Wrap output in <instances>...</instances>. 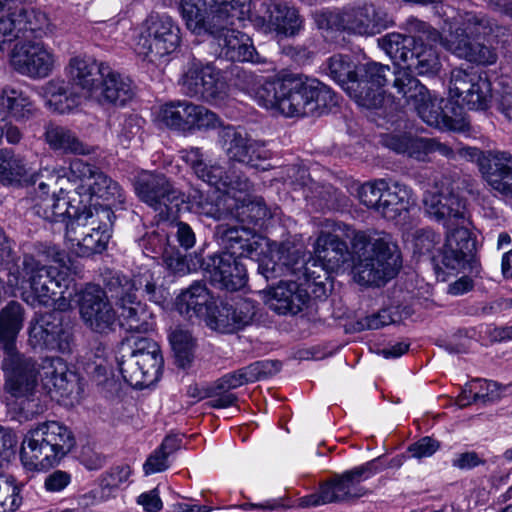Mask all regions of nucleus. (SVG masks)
Returning a JSON list of instances; mask_svg holds the SVG:
<instances>
[{
  "mask_svg": "<svg viewBox=\"0 0 512 512\" xmlns=\"http://www.w3.org/2000/svg\"><path fill=\"white\" fill-rule=\"evenodd\" d=\"M214 304L212 294L206 285L199 281L182 290L175 299V309L188 319L195 317L203 318L205 321Z\"/></svg>",
  "mask_w": 512,
  "mask_h": 512,
  "instance_id": "obj_36",
  "label": "nucleus"
},
{
  "mask_svg": "<svg viewBox=\"0 0 512 512\" xmlns=\"http://www.w3.org/2000/svg\"><path fill=\"white\" fill-rule=\"evenodd\" d=\"M98 168L81 159L71 160L66 174L68 180L76 184L75 192L79 197L86 193L89 188L88 184Z\"/></svg>",
  "mask_w": 512,
  "mask_h": 512,
  "instance_id": "obj_50",
  "label": "nucleus"
},
{
  "mask_svg": "<svg viewBox=\"0 0 512 512\" xmlns=\"http://www.w3.org/2000/svg\"><path fill=\"white\" fill-rule=\"evenodd\" d=\"M280 368L281 365L277 361H256L248 366L223 375L214 383V390L228 392L245 384L270 377L280 371Z\"/></svg>",
  "mask_w": 512,
  "mask_h": 512,
  "instance_id": "obj_35",
  "label": "nucleus"
},
{
  "mask_svg": "<svg viewBox=\"0 0 512 512\" xmlns=\"http://www.w3.org/2000/svg\"><path fill=\"white\" fill-rule=\"evenodd\" d=\"M164 262L166 267L174 274L185 275L192 270L187 257L183 256L179 251L166 253L164 255Z\"/></svg>",
  "mask_w": 512,
  "mask_h": 512,
  "instance_id": "obj_62",
  "label": "nucleus"
},
{
  "mask_svg": "<svg viewBox=\"0 0 512 512\" xmlns=\"http://www.w3.org/2000/svg\"><path fill=\"white\" fill-rule=\"evenodd\" d=\"M169 226L170 233L176 238L182 248L190 249L195 245V233L188 224L181 221H171Z\"/></svg>",
  "mask_w": 512,
  "mask_h": 512,
  "instance_id": "obj_59",
  "label": "nucleus"
},
{
  "mask_svg": "<svg viewBox=\"0 0 512 512\" xmlns=\"http://www.w3.org/2000/svg\"><path fill=\"white\" fill-rule=\"evenodd\" d=\"M216 233L226 251L211 258L210 274L212 281L222 288L236 291L243 288L247 281V271L240 258H255L259 272L268 280L273 277L277 265L273 261V243L254 229L243 226L220 224Z\"/></svg>",
  "mask_w": 512,
  "mask_h": 512,
  "instance_id": "obj_4",
  "label": "nucleus"
},
{
  "mask_svg": "<svg viewBox=\"0 0 512 512\" xmlns=\"http://www.w3.org/2000/svg\"><path fill=\"white\" fill-rule=\"evenodd\" d=\"M199 172L197 177L200 180L222 193V196L217 200V204L226 196L236 192V181L238 178H245L233 166H229L226 169L216 163H206Z\"/></svg>",
  "mask_w": 512,
  "mask_h": 512,
  "instance_id": "obj_45",
  "label": "nucleus"
},
{
  "mask_svg": "<svg viewBox=\"0 0 512 512\" xmlns=\"http://www.w3.org/2000/svg\"><path fill=\"white\" fill-rule=\"evenodd\" d=\"M249 10L250 5L247 8L238 10L236 16L230 17L222 23L217 32L210 33L209 35L213 37L220 48V54L228 60L261 63L263 60L256 52L250 37L233 28L235 20L242 19L243 15Z\"/></svg>",
  "mask_w": 512,
  "mask_h": 512,
  "instance_id": "obj_26",
  "label": "nucleus"
},
{
  "mask_svg": "<svg viewBox=\"0 0 512 512\" xmlns=\"http://www.w3.org/2000/svg\"><path fill=\"white\" fill-rule=\"evenodd\" d=\"M137 197L158 213L160 220L168 221L185 202L184 194L162 173L143 171L134 182Z\"/></svg>",
  "mask_w": 512,
  "mask_h": 512,
  "instance_id": "obj_16",
  "label": "nucleus"
},
{
  "mask_svg": "<svg viewBox=\"0 0 512 512\" xmlns=\"http://www.w3.org/2000/svg\"><path fill=\"white\" fill-rule=\"evenodd\" d=\"M494 35L504 44L512 45V25L503 26L472 13H466L462 26L445 37L443 46L460 58L482 65L494 64L497 55L491 48L475 41L479 36Z\"/></svg>",
  "mask_w": 512,
  "mask_h": 512,
  "instance_id": "obj_9",
  "label": "nucleus"
},
{
  "mask_svg": "<svg viewBox=\"0 0 512 512\" xmlns=\"http://www.w3.org/2000/svg\"><path fill=\"white\" fill-rule=\"evenodd\" d=\"M58 57L52 47L43 41H19L11 53L13 68L31 79H43L53 73Z\"/></svg>",
  "mask_w": 512,
  "mask_h": 512,
  "instance_id": "obj_20",
  "label": "nucleus"
},
{
  "mask_svg": "<svg viewBox=\"0 0 512 512\" xmlns=\"http://www.w3.org/2000/svg\"><path fill=\"white\" fill-rule=\"evenodd\" d=\"M113 216L108 206L84 205L82 212L66 225L65 235L70 251L79 257L104 251L111 237L109 226Z\"/></svg>",
  "mask_w": 512,
  "mask_h": 512,
  "instance_id": "obj_12",
  "label": "nucleus"
},
{
  "mask_svg": "<svg viewBox=\"0 0 512 512\" xmlns=\"http://www.w3.org/2000/svg\"><path fill=\"white\" fill-rule=\"evenodd\" d=\"M272 247L273 253L268 257L273 256V261L277 265L272 278L285 269L295 276L296 280L281 281L277 286L264 292L265 303L278 314H297L309 303L308 290L313 285L321 284L317 281L320 276H316V271L312 270L317 267L316 261H305L299 255H295V251L290 252L285 246L278 247L276 243H273Z\"/></svg>",
  "mask_w": 512,
  "mask_h": 512,
  "instance_id": "obj_6",
  "label": "nucleus"
},
{
  "mask_svg": "<svg viewBox=\"0 0 512 512\" xmlns=\"http://www.w3.org/2000/svg\"><path fill=\"white\" fill-rule=\"evenodd\" d=\"M133 342L135 354L139 365L141 366L146 381L149 384L158 380L163 367V357L158 344L147 337H131L129 342Z\"/></svg>",
  "mask_w": 512,
  "mask_h": 512,
  "instance_id": "obj_42",
  "label": "nucleus"
},
{
  "mask_svg": "<svg viewBox=\"0 0 512 512\" xmlns=\"http://www.w3.org/2000/svg\"><path fill=\"white\" fill-rule=\"evenodd\" d=\"M20 489L12 477L0 475V512H14L21 504Z\"/></svg>",
  "mask_w": 512,
  "mask_h": 512,
  "instance_id": "obj_53",
  "label": "nucleus"
},
{
  "mask_svg": "<svg viewBox=\"0 0 512 512\" xmlns=\"http://www.w3.org/2000/svg\"><path fill=\"white\" fill-rule=\"evenodd\" d=\"M473 246L469 226L461 225L448 230L442 249L432 256L435 269L443 273L459 272L465 267Z\"/></svg>",
  "mask_w": 512,
  "mask_h": 512,
  "instance_id": "obj_29",
  "label": "nucleus"
},
{
  "mask_svg": "<svg viewBox=\"0 0 512 512\" xmlns=\"http://www.w3.org/2000/svg\"><path fill=\"white\" fill-rule=\"evenodd\" d=\"M119 371L126 383L134 388L148 386L143 370L131 351L128 355H122L118 360Z\"/></svg>",
  "mask_w": 512,
  "mask_h": 512,
  "instance_id": "obj_51",
  "label": "nucleus"
},
{
  "mask_svg": "<svg viewBox=\"0 0 512 512\" xmlns=\"http://www.w3.org/2000/svg\"><path fill=\"white\" fill-rule=\"evenodd\" d=\"M55 203V193H49V184L40 181L38 187L35 190V196L33 197V212L43 218L46 221L51 222L54 217L53 207Z\"/></svg>",
  "mask_w": 512,
  "mask_h": 512,
  "instance_id": "obj_52",
  "label": "nucleus"
},
{
  "mask_svg": "<svg viewBox=\"0 0 512 512\" xmlns=\"http://www.w3.org/2000/svg\"><path fill=\"white\" fill-rule=\"evenodd\" d=\"M55 254L54 248L41 245L16 259L13 243L0 227V269L7 270V285L18 289L28 285L33 303L56 304L58 309L65 310L75 294L74 280L66 269L45 263Z\"/></svg>",
  "mask_w": 512,
  "mask_h": 512,
  "instance_id": "obj_2",
  "label": "nucleus"
},
{
  "mask_svg": "<svg viewBox=\"0 0 512 512\" xmlns=\"http://www.w3.org/2000/svg\"><path fill=\"white\" fill-rule=\"evenodd\" d=\"M160 119L167 127L183 133L213 129L220 123L214 112L188 101L164 105L160 111Z\"/></svg>",
  "mask_w": 512,
  "mask_h": 512,
  "instance_id": "obj_23",
  "label": "nucleus"
},
{
  "mask_svg": "<svg viewBox=\"0 0 512 512\" xmlns=\"http://www.w3.org/2000/svg\"><path fill=\"white\" fill-rule=\"evenodd\" d=\"M143 119L137 115H129L121 123L118 137L123 145L128 144L133 138L140 134Z\"/></svg>",
  "mask_w": 512,
  "mask_h": 512,
  "instance_id": "obj_60",
  "label": "nucleus"
},
{
  "mask_svg": "<svg viewBox=\"0 0 512 512\" xmlns=\"http://www.w3.org/2000/svg\"><path fill=\"white\" fill-rule=\"evenodd\" d=\"M106 64L97 62L87 55H76L70 58L65 72L72 85L80 88L83 94L92 99L100 79L105 73Z\"/></svg>",
  "mask_w": 512,
  "mask_h": 512,
  "instance_id": "obj_32",
  "label": "nucleus"
},
{
  "mask_svg": "<svg viewBox=\"0 0 512 512\" xmlns=\"http://www.w3.org/2000/svg\"><path fill=\"white\" fill-rule=\"evenodd\" d=\"M441 243V235L430 229L418 230L413 235V253L418 257L435 255L433 251Z\"/></svg>",
  "mask_w": 512,
  "mask_h": 512,
  "instance_id": "obj_54",
  "label": "nucleus"
},
{
  "mask_svg": "<svg viewBox=\"0 0 512 512\" xmlns=\"http://www.w3.org/2000/svg\"><path fill=\"white\" fill-rule=\"evenodd\" d=\"M466 157L476 159L483 179L495 191L512 198V154L502 150L481 152L464 148Z\"/></svg>",
  "mask_w": 512,
  "mask_h": 512,
  "instance_id": "obj_22",
  "label": "nucleus"
},
{
  "mask_svg": "<svg viewBox=\"0 0 512 512\" xmlns=\"http://www.w3.org/2000/svg\"><path fill=\"white\" fill-rule=\"evenodd\" d=\"M409 35L400 33H388L378 39L379 46L397 65L403 64L407 69L411 54L416 44L421 40L435 41L439 38V32L427 23L412 19L408 23Z\"/></svg>",
  "mask_w": 512,
  "mask_h": 512,
  "instance_id": "obj_25",
  "label": "nucleus"
},
{
  "mask_svg": "<svg viewBox=\"0 0 512 512\" xmlns=\"http://www.w3.org/2000/svg\"><path fill=\"white\" fill-rule=\"evenodd\" d=\"M92 100L100 104L125 105L134 97V88L129 77L112 70L108 65L103 73Z\"/></svg>",
  "mask_w": 512,
  "mask_h": 512,
  "instance_id": "obj_34",
  "label": "nucleus"
},
{
  "mask_svg": "<svg viewBox=\"0 0 512 512\" xmlns=\"http://www.w3.org/2000/svg\"><path fill=\"white\" fill-rule=\"evenodd\" d=\"M440 41L442 44L445 41V38L442 39L440 35L435 41L426 39L419 41L411 54L407 69L404 70L410 74L412 71H416L419 75L436 73L440 68L439 56L436 51V46Z\"/></svg>",
  "mask_w": 512,
  "mask_h": 512,
  "instance_id": "obj_47",
  "label": "nucleus"
},
{
  "mask_svg": "<svg viewBox=\"0 0 512 512\" xmlns=\"http://www.w3.org/2000/svg\"><path fill=\"white\" fill-rule=\"evenodd\" d=\"M499 385L488 380H475L469 384V393L473 394L474 401L483 403L493 402L500 396Z\"/></svg>",
  "mask_w": 512,
  "mask_h": 512,
  "instance_id": "obj_57",
  "label": "nucleus"
},
{
  "mask_svg": "<svg viewBox=\"0 0 512 512\" xmlns=\"http://www.w3.org/2000/svg\"><path fill=\"white\" fill-rule=\"evenodd\" d=\"M268 22L280 34L293 36L302 28L298 11L285 4L272 3L267 8Z\"/></svg>",
  "mask_w": 512,
  "mask_h": 512,
  "instance_id": "obj_48",
  "label": "nucleus"
},
{
  "mask_svg": "<svg viewBox=\"0 0 512 512\" xmlns=\"http://www.w3.org/2000/svg\"><path fill=\"white\" fill-rule=\"evenodd\" d=\"M0 105L11 119L20 124L34 119L39 112L31 97L14 86H6L1 90Z\"/></svg>",
  "mask_w": 512,
  "mask_h": 512,
  "instance_id": "obj_39",
  "label": "nucleus"
},
{
  "mask_svg": "<svg viewBox=\"0 0 512 512\" xmlns=\"http://www.w3.org/2000/svg\"><path fill=\"white\" fill-rule=\"evenodd\" d=\"M256 312L255 304L249 299H239L234 304L214 305L205 322L220 333H234L251 323Z\"/></svg>",
  "mask_w": 512,
  "mask_h": 512,
  "instance_id": "obj_30",
  "label": "nucleus"
},
{
  "mask_svg": "<svg viewBox=\"0 0 512 512\" xmlns=\"http://www.w3.org/2000/svg\"><path fill=\"white\" fill-rule=\"evenodd\" d=\"M28 343L33 349L71 351V334L56 312L40 315L30 323Z\"/></svg>",
  "mask_w": 512,
  "mask_h": 512,
  "instance_id": "obj_28",
  "label": "nucleus"
},
{
  "mask_svg": "<svg viewBox=\"0 0 512 512\" xmlns=\"http://www.w3.org/2000/svg\"><path fill=\"white\" fill-rule=\"evenodd\" d=\"M16 445V435L11 430L3 428L0 441V467L14 456Z\"/></svg>",
  "mask_w": 512,
  "mask_h": 512,
  "instance_id": "obj_63",
  "label": "nucleus"
},
{
  "mask_svg": "<svg viewBox=\"0 0 512 512\" xmlns=\"http://www.w3.org/2000/svg\"><path fill=\"white\" fill-rule=\"evenodd\" d=\"M77 296L81 319L88 328L100 334L114 330L117 313L99 285L87 284Z\"/></svg>",
  "mask_w": 512,
  "mask_h": 512,
  "instance_id": "obj_21",
  "label": "nucleus"
},
{
  "mask_svg": "<svg viewBox=\"0 0 512 512\" xmlns=\"http://www.w3.org/2000/svg\"><path fill=\"white\" fill-rule=\"evenodd\" d=\"M449 95L463 108L485 111L491 105L492 84L485 73L455 68L450 75Z\"/></svg>",
  "mask_w": 512,
  "mask_h": 512,
  "instance_id": "obj_18",
  "label": "nucleus"
},
{
  "mask_svg": "<svg viewBox=\"0 0 512 512\" xmlns=\"http://www.w3.org/2000/svg\"><path fill=\"white\" fill-rule=\"evenodd\" d=\"M41 96L46 106L53 112L67 114L81 103V95L72 91L70 84L63 79L54 78L41 87Z\"/></svg>",
  "mask_w": 512,
  "mask_h": 512,
  "instance_id": "obj_38",
  "label": "nucleus"
},
{
  "mask_svg": "<svg viewBox=\"0 0 512 512\" xmlns=\"http://www.w3.org/2000/svg\"><path fill=\"white\" fill-rule=\"evenodd\" d=\"M83 210V207H75L70 203V200L66 197H61L55 195V203L53 207L54 217L51 219V222H63L66 218H69V221L75 219L76 214H80Z\"/></svg>",
  "mask_w": 512,
  "mask_h": 512,
  "instance_id": "obj_58",
  "label": "nucleus"
},
{
  "mask_svg": "<svg viewBox=\"0 0 512 512\" xmlns=\"http://www.w3.org/2000/svg\"><path fill=\"white\" fill-rule=\"evenodd\" d=\"M219 139L229 160L256 169H268L269 165L266 161L269 158V152L258 142L250 139L243 129L224 127L219 132Z\"/></svg>",
  "mask_w": 512,
  "mask_h": 512,
  "instance_id": "obj_27",
  "label": "nucleus"
},
{
  "mask_svg": "<svg viewBox=\"0 0 512 512\" xmlns=\"http://www.w3.org/2000/svg\"><path fill=\"white\" fill-rule=\"evenodd\" d=\"M412 201L411 188L399 182L386 181L385 192L380 203V214L388 220H395L402 212L409 209Z\"/></svg>",
  "mask_w": 512,
  "mask_h": 512,
  "instance_id": "obj_46",
  "label": "nucleus"
},
{
  "mask_svg": "<svg viewBox=\"0 0 512 512\" xmlns=\"http://www.w3.org/2000/svg\"><path fill=\"white\" fill-rule=\"evenodd\" d=\"M251 0H180V12L188 30L196 35L210 34Z\"/></svg>",
  "mask_w": 512,
  "mask_h": 512,
  "instance_id": "obj_13",
  "label": "nucleus"
},
{
  "mask_svg": "<svg viewBox=\"0 0 512 512\" xmlns=\"http://www.w3.org/2000/svg\"><path fill=\"white\" fill-rule=\"evenodd\" d=\"M75 446L72 431L58 421H46L30 429L21 446V461L29 470L57 465Z\"/></svg>",
  "mask_w": 512,
  "mask_h": 512,
  "instance_id": "obj_10",
  "label": "nucleus"
},
{
  "mask_svg": "<svg viewBox=\"0 0 512 512\" xmlns=\"http://www.w3.org/2000/svg\"><path fill=\"white\" fill-rule=\"evenodd\" d=\"M440 447V444L431 437H423L409 446L408 451L414 458H425L432 456Z\"/></svg>",
  "mask_w": 512,
  "mask_h": 512,
  "instance_id": "obj_61",
  "label": "nucleus"
},
{
  "mask_svg": "<svg viewBox=\"0 0 512 512\" xmlns=\"http://www.w3.org/2000/svg\"><path fill=\"white\" fill-rule=\"evenodd\" d=\"M393 86L427 125L439 129L448 126V118L443 114L441 106L443 100L432 97L428 89L412 74L405 70L395 71Z\"/></svg>",
  "mask_w": 512,
  "mask_h": 512,
  "instance_id": "obj_17",
  "label": "nucleus"
},
{
  "mask_svg": "<svg viewBox=\"0 0 512 512\" xmlns=\"http://www.w3.org/2000/svg\"><path fill=\"white\" fill-rule=\"evenodd\" d=\"M386 181L384 179L364 183L358 190V197L367 208L374 209L380 214V203L385 192Z\"/></svg>",
  "mask_w": 512,
  "mask_h": 512,
  "instance_id": "obj_55",
  "label": "nucleus"
},
{
  "mask_svg": "<svg viewBox=\"0 0 512 512\" xmlns=\"http://www.w3.org/2000/svg\"><path fill=\"white\" fill-rule=\"evenodd\" d=\"M323 66L326 74L360 107L376 109L382 105V87L387 82L389 66L377 62L357 64L344 54L329 57Z\"/></svg>",
  "mask_w": 512,
  "mask_h": 512,
  "instance_id": "obj_8",
  "label": "nucleus"
},
{
  "mask_svg": "<svg viewBox=\"0 0 512 512\" xmlns=\"http://www.w3.org/2000/svg\"><path fill=\"white\" fill-rule=\"evenodd\" d=\"M103 283L115 299L118 319L124 329L131 333H148L154 329L152 313L136 295L143 288L150 301L160 304L165 300V290L157 285L151 270L144 269L132 278L118 271L106 270Z\"/></svg>",
  "mask_w": 512,
  "mask_h": 512,
  "instance_id": "obj_5",
  "label": "nucleus"
},
{
  "mask_svg": "<svg viewBox=\"0 0 512 512\" xmlns=\"http://www.w3.org/2000/svg\"><path fill=\"white\" fill-rule=\"evenodd\" d=\"M246 92L258 105L286 117L312 116L336 105V96L330 87L315 78L304 75H286L265 80L246 75Z\"/></svg>",
  "mask_w": 512,
  "mask_h": 512,
  "instance_id": "obj_3",
  "label": "nucleus"
},
{
  "mask_svg": "<svg viewBox=\"0 0 512 512\" xmlns=\"http://www.w3.org/2000/svg\"><path fill=\"white\" fill-rule=\"evenodd\" d=\"M42 171H32L24 157L13 150L0 148V183L5 186L33 184L42 177Z\"/></svg>",
  "mask_w": 512,
  "mask_h": 512,
  "instance_id": "obj_37",
  "label": "nucleus"
},
{
  "mask_svg": "<svg viewBox=\"0 0 512 512\" xmlns=\"http://www.w3.org/2000/svg\"><path fill=\"white\" fill-rule=\"evenodd\" d=\"M6 140L9 145H18L23 139V132L21 129L13 124L10 120L5 118L0 119V145L3 140Z\"/></svg>",
  "mask_w": 512,
  "mask_h": 512,
  "instance_id": "obj_64",
  "label": "nucleus"
},
{
  "mask_svg": "<svg viewBox=\"0 0 512 512\" xmlns=\"http://www.w3.org/2000/svg\"><path fill=\"white\" fill-rule=\"evenodd\" d=\"M327 230H322L314 243V254L323 267L339 270L350 258L346 242L351 239L354 265L353 279L363 286H380L393 278L402 265L398 246L386 233L369 236L356 232L342 222L327 221Z\"/></svg>",
  "mask_w": 512,
  "mask_h": 512,
  "instance_id": "obj_1",
  "label": "nucleus"
},
{
  "mask_svg": "<svg viewBox=\"0 0 512 512\" xmlns=\"http://www.w3.org/2000/svg\"><path fill=\"white\" fill-rule=\"evenodd\" d=\"M16 7L9 8L5 14L0 15V50L4 49L7 43L19 40L18 21Z\"/></svg>",
  "mask_w": 512,
  "mask_h": 512,
  "instance_id": "obj_56",
  "label": "nucleus"
},
{
  "mask_svg": "<svg viewBox=\"0 0 512 512\" xmlns=\"http://www.w3.org/2000/svg\"><path fill=\"white\" fill-rule=\"evenodd\" d=\"M236 192L223 198L216 204L215 212L212 208L205 212L218 220L232 219L242 224L262 227L272 214L261 198L252 199V184L247 178H238Z\"/></svg>",
  "mask_w": 512,
  "mask_h": 512,
  "instance_id": "obj_15",
  "label": "nucleus"
},
{
  "mask_svg": "<svg viewBox=\"0 0 512 512\" xmlns=\"http://www.w3.org/2000/svg\"><path fill=\"white\" fill-rule=\"evenodd\" d=\"M383 146L397 154L425 161L429 157L430 138L418 137L407 132H391L381 135Z\"/></svg>",
  "mask_w": 512,
  "mask_h": 512,
  "instance_id": "obj_41",
  "label": "nucleus"
},
{
  "mask_svg": "<svg viewBox=\"0 0 512 512\" xmlns=\"http://www.w3.org/2000/svg\"><path fill=\"white\" fill-rule=\"evenodd\" d=\"M375 473V460L345 471L332 481L322 484L317 492L301 497L299 505L301 507H315L360 498L367 493L361 483Z\"/></svg>",
  "mask_w": 512,
  "mask_h": 512,
  "instance_id": "obj_14",
  "label": "nucleus"
},
{
  "mask_svg": "<svg viewBox=\"0 0 512 512\" xmlns=\"http://www.w3.org/2000/svg\"><path fill=\"white\" fill-rule=\"evenodd\" d=\"M37 375L36 384H38V375L41 376V383L46 392L51 398H58L67 396L72 389V373H69L66 362L60 357H46L42 360L39 366L36 363ZM37 387V385H35ZM36 388L31 393L23 397L31 396ZM19 398L20 396H15Z\"/></svg>",
  "mask_w": 512,
  "mask_h": 512,
  "instance_id": "obj_31",
  "label": "nucleus"
},
{
  "mask_svg": "<svg viewBox=\"0 0 512 512\" xmlns=\"http://www.w3.org/2000/svg\"><path fill=\"white\" fill-rule=\"evenodd\" d=\"M89 190L83 193L80 203L87 206L96 204L97 207L101 206L98 203H92L93 199H102L110 204H123L125 197L120 185L109 178L99 169L95 172L94 176L87 185Z\"/></svg>",
  "mask_w": 512,
  "mask_h": 512,
  "instance_id": "obj_44",
  "label": "nucleus"
},
{
  "mask_svg": "<svg viewBox=\"0 0 512 512\" xmlns=\"http://www.w3.org/2000/svg\"><path fill=\"white\" fill-rule=\"evenodd\" d=\"M423 204L426 213L442 222L447 231L461 225H470L464 201L453 193L448 183H435L425 192Z\"/></svg>",
  "mask_w": 512,
  "mask_h": 512,
  "instance_id": "obj_19",
  "label": "nucleus"
},
{
  "mask_svg": "<svg viewBox=\"0 0 512 512\" xmlns=\"http://www.w3.org/2000/svg\"><path fill=\"white\" fill-rule=\"evenodd\" d=\"M344 30L361 36H373L387 27L384 15L373 5L345 9L340 15Z\"/></svg>",
  "mask_w": 512,
  "mask_h": 512,
  "instance_id": "obj_33",
  "label": "nucleus"
},
{
  "mask_svg": "<svg viewBox=\"0 0 512 512\" xmlns=\"http://www.w3.org/2000/svg\"><path fill=\"white\" fill-rule=\"evenodd\" d=\"M25 308L16 301H9L0 310V349L4 353L2 369L6 374L5 390L12 396H24L35 388L36 361L16 349V339L23 328Z\"/></svg>",
  "mask_w": 512,
  "mask_h": 512,
  "instance_id": "obj_7",
  "label": "nucleus"
},
{
  "mask_svg": "<svg viewBox=\"0 0 512 512\" xmlns=\"http://www.w3.org/2000/svg\"><path fill=\"white\" fill-rule=\"evenodd\" d=\"M19 41H41L53 34L54 27L48 16L35 8L16 7Z\"/></svg>",
  "mask_w": 512,
  "mask_h": 512,
  "instance_id": "obj_40",
  "label": "nucleus"
},
{
  "mask_svg": "<svg viewBox=\"0 0 512 512\" xmlns=\"http://www.w3.org/2000/svg\"><path fill=\"white\" fill-rule=\"evenodd\" d=\"M169 340L178 366L185 368L193 357L194 340L192 334L186 329L177 327L171 332Z\"/></svg>",
  "mask_w": 512,
  "mask_h": 512,
  "instance_id": "obj_49",
  "label": "nucleus"
},
{
  "mask_svg": "<svg viewBox=\"0 0 512 512\" xmlns=\"http://www.w3.org/2000/svg\"><path fill=\"white\" fill-rule=\"evenodd\" d=\"M134 41L135 51L143 60L166 63L181 45V29L167 13L152 11L136 27Z\"/></svg>",
  "mask_w": 512,
  "mask_h": 512,
  "instance_id": "obj_11",
  "label": "nucleus"
},
{
  "mask_svg": "<svg viewBox=\"0 0 512 512\" xmlns=\"http://www.w3.org/2000/svg\"><path fill=\"white\" fill-rule=\"evenodd\" d=\"M44 140L50 149L65 154L88 155L91 149L70 128L50 123L45 126Z\"/></svg>",
  "mask_w": 512,
  "mask_h": 512,
  "instance_id": "obj_43",
  "label": "nucleus"
},
{
  "mask_svg": "<svg viewBox=\"0 0 512 512\" xmlns=\"http://www.w3.org/2000/svg\"><path fill=\"white\" fill-rule=\"evenodd\" d=\"M182 91L189 97L206 101L222 99L226 84L220 70L210 63L193 59L181 78Z\"/></svg>",
  "mask_w": 512,
  "mask_h": 512,
  "instance_id": "obj_24",
  "label": "nucleus"
}]
</instances>
